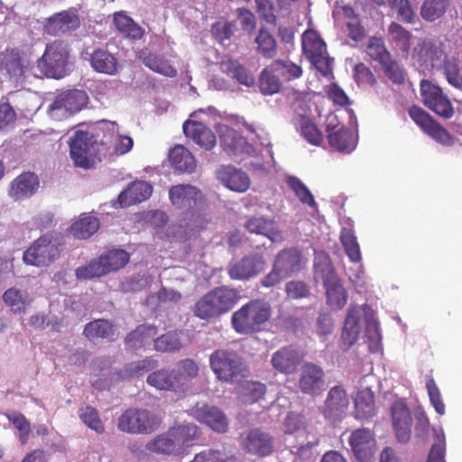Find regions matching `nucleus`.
Instances as JSON below:
<instances>
[{
    "label": "nucleus",
    "instance_id": "obj_62",
    "mask_svg": "<svg viewBox=\"0 0 462 462\" xmlns=\"http://www.w3.org/2000/svg\"><path fill=\"white\" fill-rule=\"evenodd\" d=\"M182 347V343L178 335L169 332L153 340V349L159 352H173Z\"/></svg>",
    "mask_w": 462,
    "mask_h": 462
},
{
    "label": "nucleus",
    "instance_id": "obj_64",
    "mask_svg": "<svg viewBox=\"0 0 462 462\" xmlns=\"http://www.w3.org/2000/svg\"><path fill=\"white\" fill-rule=\"evenodd\" d=\"M235 455H228L217 449H207L197 454L190 462H236Z\"/></svg>",
    "mask_w": 462,
    "mask_h": 462
},
{
    "label": "nucleus",
    "instance_id": "obj_2",
    "mask_svg": "<svg viewBox=\"0 0 462 462\" xmlns=\"http://www.w3.org/2000/svg\"><path fill=\"white\" fill-rule=\"evenodd\" d=\"M239 291L220 286L208 291L193 306V314L204 320L219 318L229 312L240 300Z\"/></svg>",
    "mask_w": 462,
    "mask_h": 462
},
{
    "label": "nucleus",
    "instance_id": "obj_42",
    "mask_svg": "<svg viewBox=\"0 0 462 462\" xmlns=\"http://www.w3.org/2000/svg\"><path fill=\"white\" fill-rule=\"evenodd\" d=\"M224 73L235 79L239 84L253 87L255 83L254 75L236 60H226L221 62Z\"/></svg>",
    "mask_w": 462,
    "mask_h": 462
},
{
    "label": "nucleus",
    "instance_id": "obj_52",
    "mask_svg": "<svg viewBox=\"0 0 462 462\" xmlns=\"http://www.w3.org/2000/svg\"><path fill=\"white\" fill-rule=\"evenodd\" d=\"M176 439L183 451L186 453L187 448L191 446V443L199 436V429L193 424H180L171 427Z\"/></svg>",
    "mask_w": 462,
    "mask_h": 462
},
{
    "label": "nucleus",
    "instance_id": "obj_31",
    "mask_svg": "<svg viewBox=\"0 0 462 462\" xmlns=\"http://www.w3.org/2000/svg\"><path fill=\"white\" fill-rule=\"evenodd\" d=\"M138 59L144 66L151 70L168 78H175L178 74L177 69L162 56L150 51L148 49H143L138 52Z\"/></svg>",
    "mask_w": 462,
    "mask_h": 462
},
{
    "label": "nucleus",
    "instance_id": "obj_22",
    "mask_svg": "<svg viewBox=\"0 0 462 462\" xmlns=\"http://www.w3.org/2000/svg\"><path fill=\"white\" fill-rule=\"evenodd\" d=\"M349 401L345 389L341 386L332 387L327 396L323 413L332 422L339 420L347 410Z\"/></svg>",
    "mask_w": 462,
    "mask_h": 462
},
{
    "label": "nucleus",
    "instance_id": "obj_45",
    "mask_svg": "<svg viewBox=\"0 0 462 462\" xmlns=\"http://www.w3.org/2000/svg\"><path fill=\"white\" fill-rule=\"evenodd\" d=\"M257 52L265 59H273L277 54V42L271 32L261 27L254 39Z\"/></svg>",
    "mask_w": 462,
    "mask_h": 462
},
{
    "label": "nucleus",
    "instance_id": "obj_20",
    "mask_svg": "<svg viewBox=\"0 0 462 462\" xmlns=\"http://www.w3.org/2000/svg\"><path fill=\"white\" fill-rule=\"evenodd\" d=\"M377 62L381 65L385 77L393 84L404 83V69L392 58L391 53L383 46V41L379 38H377Z\"/></svg>",
    "mask_w": 462,
    "mask_h": 462
},
{
    "label": "nucleus",
    "instance_id": "obj_63",
    "mask_svg": "<svg viewBox=\"0 0 462 462\" xmlns=\"http://www.w3.org/2000/svg\"><path fill=\"white\" fill-rule=\"evenodd\" d=\"M284 432L286 434H297L307 437L306 421L302 415L290 412L284 420Z\"/></svg>",
    "mask_w": 462,
    "mask_h": 462
},
{
    "label": "nucleus",
    "instance_id": "obj_16",
    "mask_svg": "<svg viewBox=\"0 0 462 462\" xmlns=\"http://www.w3.org/2000/svg\"><path fill=\"white\" fill-rule=\"evenodd\" d=\"M349 444L358 462H373L375 454L374 434L365 429L354 430L349 437Z\"/></svg>",
    "mask_w": 462,
    "mask_h": 462
},
{
    "label": "nucleus",
    "instance_id": "obj_11",
    "mask_svg": "<svg viewBox=\"0 0 462 462\" xmlns=\"http://www.w3.org/2000/svg\"><path fill=\"white\" fill-rule=\"evenodd\" d=\"M265 260L261 254H249L229 264L227 273L231 280L248 281L263 271Z\"/></svg>",
    "mask_w": 462,
    "mask_h": 462
},
{
    "label": "nucleus",
    "instance_id": "obj_48",
    "mask_svg": "<svg viewBox=\"0 0 462 462\" xmlns=\"http://www.w3.org/2000/svg\"><path fill=\"white\" fill-rule=\"evenodd\" d=\"M3 301L14 313H24L30 304L28 294L16 288L7 289L3 294Z\"/></svg>",
    "mask_w": 462,
    "mask_h": 462
},
{
    "label": "nucleus",
    "instance_id": "obj_27",
    "mask_svg": "<svg viewBox=\"0 0 462 462\" xmlns=\"http://www.w3.org/2000/svg\"><path fill=\"white\" fill-rule=\"evenodd\" d=\"M152 193V186L146 181H135L128 185L117 198L120 208L129 207L141 203L150 198Z\"/></svg>",
    "mask_w": 462,
    "mask_h": 462
},
{
    "label": "nucleus",
    "instance_id": "obj_21",
    "mask_svg": "<svg viewBox=\"0 0 462 462\" xmlns=\"http://www.w3.org/2000/svg\"><path fill=\"white\" fill-rule=\"evenodd\" d=\"M369 375L360 381V387L355 398V411L356 418L366 420L375 413L374 395L372 385L368 383Z\"/></svg>",
    "mask_w": 462,
    "mask_h": 462
},
{
    "label": "nucleus",
    "instance_id": "obj_30",
    "mask_svg": "<svg viewBox=\"0 0 462 462\" xmlns=\"http://www.w3.org/2000/svg\"><path fill=\"white\" fill-rule=\"evenodd\" d=\"M158 334L157 328L152 325H140L131 331L125 338V344L128 349L138 350L146 348L153 343Z\"/></svg>",
    "mask_w": 462,
    "mask_h": 462
},
{
    "label": "nucleus",
    "instance_id": "obj_51",
    "mask_svg": "<svg viewBox=\"0 0 462 462\" xmlns=\"http://www.w3.org/2000/svg\"><path fill=\"white\" fill-rule=\"evenodd\" d=\"M450 0H425L420 7L421 17L428 22L440 18L448 8Z\"/></svg>",
    "mask_w": 462,
    "mask_h": 462
},
{
    "label": "nucleus",
    "instance_id": "obj_12",
    "mask_svg": "<svg viewBox=\"0 0 462 462\" xmlns=\"http://www.w3.org/2000/svg\"><path fill=\"white\" fill-rule=\"evenodd\" d=\"M391 417L397 441L408 443L411 437L413 420L407 404L402 400L395 401L391 406Z\"/></svg>",
    "mask_w": 462,
    "mask_h": 462
},
{
    "label": "nucleus",
    "instance_id": "obj_49",
    "mask_svg": "<svg viewBox=\"0 0 462 462\" xmlns=\"http://www.w3.org/2000/svg\"><path fill=\"white\" fill-rule=\"evenodd\" d=\"M99 257L107 273L118 271L129 262V254L124 249L109 250Z\"/></svg>",
    "mask_w": 462,
    "mask_h": 462
},
{
    "label": "nucleus",
    "instance_id": "obj_39",
    "mask_svg": "<svg viewBox=\"0 0 462 462\" xmlns=\"http://www.w3.org/2000/svg\"><path fill=\"white\" fill-rule=\"evenodd\" d=\"M113 22L117 31L125 37L137 41L144 35V30L125 12L115 13Z\"/></svg>",
    "mask_w": 462,
    "mask_h": 462
},
{
    "label": "nucleus",
    "instance_id": "obj_19",
    "mask_svg": "<svg viewBox=\"0 0 462 462\" xmlns=\"http://www.w3.org/2000/svg\"><path fill=\"white\" fill-rule=\"evenodd\" d=\"M273 264L281 273L290 277L304 268L305 259L300 249L291 246L278 252Z\"/></svg>",
    "mask_w": 462,
    "mask_h": 462
},
{
    "label": "nucleus",
    "instance_id": "obj_4",
    "mask_svg": "<svg viewBox=\"0 0 462 462\" xmlns=\"http://www.w3.org/2000/svg\"><path fill=\"white\" fill-rule=\"evenodd\" d=\"M209 365L217 378L233 383L247 372L243 357L234 350L217 349L209 356Z\"/></svg>",
    "mask_w": 462,
    "mask_h": 462
},
{
    "label": "nucleus",
    "instance_id": "obj_46",
    "mask_svg": "<svg viewBox=\"0 0 462 462\" xmlns=\"http://www.w3.org/2000/svg\"><path fill=\"white\" fill-rule=\"evenodd\" d=\"M328 141L331 147L339 152H349L356 147V138L352 131L346 127H341L337 132L328 134Z\"/></svg>",
    "mask_w": 462,
    "mask_h": 462
},
{
    "label": "nucleus",
    "instance_id": "obj_34",
    "mask_svg": "<svg viewBox=\"0 0 462 462\" xmlns=\"http://www.w3.org/2000/svg\"><path fill=\"white\" fill-rule=\"evenodd\" d=\"M257 86L263 96H273L281 92L282 83L272 63L260 72Z\"/></svg>",
    "mask_w": 462,
    "mask_h": 462
},
{
    "label": "nucleus",
    "instance_id": "obj_24",
    "mask_svg": "<svg viewBox=\"0 0 462 462\" xmlns=\"http://www.w3.org/2000/svg\"><path fill=\"white\" fill-rule=\"evenodd\" d=\"M40 181L36 174L23 172L17 176L10 185L9 196L14 200H23L36 193Z\"/></svg>",
    "mask_w": 462,
    "mask_h": 462
},
{
    "label": "nucleus",
    "instance_id": "obj_54",
    "mask_svg": "<svg viewBox=\"0 0 462 462\" xmlns=\"http://www.w3.org/2000/svg\"><path fill=\"white\" fill-rule=\"evenodd\" d=\"M340 241L349 260L353 263H359L361 261V252L353 231L343 228L340 233Z\"/></svg>",
    "mask_w": 462,
    "mask_h": 462
},
{
    "label": "nucleus",
    "instance_id": "obj_29",
    "mask_svg": "<svg viewBox=\"0 0 462 462\" xmlns=\"http://www.w3.org/2000/svg\"><path fill=\"white\" fill-rule=\"evenodd\" d=\"M324 373L322 369L312 363L305 364L301 368L299 387L305 394L315 395L319 393Z\"/></svg>",
    "mask_w": 462,
    "mask_h": 462
},
{
    "label": "nucleus",
    "instance_id": "obj_40",
    "mask_svg": "<svg viewBox=\"0 0 462 462\" xmlns=\"http://www.w3.org/2000/svg\"><path fill=\"white\" fill-rule=\"evenodd\" d=\"M87 101V95L83 90H71L64 96L58 97L51 106V109H60L75 113L80 111Z\"/></svg>",
    "mask_w": 462,
    "mask_h": 462
},
{
    "label": "nucleus",
    "instance_id": "obj_37",
    "mask_svg": "<svg viewBox=\"0 0 462 462\" xmlns=\"http://www.w3.org/2000/svg\"><path fill=\"white\" fill-rule=\"evenodd\" d=\"M325 289L327 304L333 310L343 309L348 299L347 291L344 288L341 280H330V282L323 284Z\"/></svg>",
    "mask_w": 462,
    "mask_h": 462
},
{
    "label": "nucleus",
    "instance_id": "obj_47",
    "mask_svg": "<svg viewBox=\"0 0 462 462\" xmlns=\"http://www.w3.org/2000/svg\"><path fill=\"white\" fill-rule=\"evenodd\" d=\"M83 334L90 340L99 337L114 340L115 330L108 320L96 319L85 326Z\"/></svg>",
    "mask_w": 462,
    "mask_h": 462
},
{
    "label": "nucleus",
    "instance_id": "obj_36",
    "mask_svg": "<svg viewBox=\"0 0 462 462\" xmlns=\"http://www.w3.org/2000/svg\"><path fill=\"white\" fill-rule=\"evenodd\" d=\"M411 33L401 24L393 22L388 27V41L393 48L403 56H408Z\"/></svg>",
    "mask_w": 462,
    "mask_h": 462
},
{
    "label": "nucleus",
    "instance_id": "obj_25",
    "mask_svg": "<svg viewBox=\"0 0 462 462\" xmlns=\"http://www.w3.org/2000/svg\"><path fill=\"white\" fill-rule=\"evenodd\" d=\"M217 179L232 191L244 193L250 187V179L242 170L234 166H222L217 171Z\"/></svg>",
    "mask_w": 462,
    "mask_h": 462
},
{
    "label": "nucleus",
    "instance_id": "obj_1",
    "mask_svg": "<svg viewBox=\"0 0 462 462\" xmlns=\"http://www.w3.org/2000/svg\"><path fill=\"white\" fill-rule=\"evenodd\" d=\"M362 328L365 329L371 352L375 347L374 337L375 335V313L367 304L351 306L348 309L341 333L340 348L344 351L350 349L357 341Z\"/></svg>",
    "mask_w": 462,
    "mask_h": 462
},
{
    "label": "nucleus",
    "instance_id": "obj_41",
    "mask_svg": "<svg viewBox=\"0 0 462 462\" xmlns=\"http://www.w3.org/2000/svg\"><path fill=\"white\" fill-rule=\"evenodd\" d=\"M313 273L315 280L321 281L322 284L330 282V280L338 279L333 263L325 252H319L315 255Z\"/></svg>",
    "mask_w": 462,
    "mask_h": 462
},
{
    "label": "nucleus",
    "instance_id": "obj_43",
    "mask_svg": "<svg viewBox=\"0 0 462 462\" xmlns=\"http://www.w3.org/2000/svg\"><path fill=\"white\" fill-rule=\"evenodd\" d=\"M99 228V220L97 217L82 215L80 218L74 222L70 228V234L79 239H88L94 235Z\"/></svg>",
    "mask_w": 462,
    "mask_h": 462
},
{
    "label": "nucleus",
    "instance_id": "obj_7",
    "mask_svg": "<svg viewBox=\"0 0 462 462\" xmlns=\"http://www.w3.org/2000/svg\"><path fill=\"white\" fill-rule=\"evenodd\" d=\"M96 140L88 132L77 131L69 142L70 157L74 165L84 170L95 168L97 158L95 150ZM100 162V159H98Z\"/></svg>",
    "mask_w": 462,
    "mask_h": 462
},
{
    "label": "nucleus",
    "instance_id": "obj_15",
    "mask_svg": "<svg viewBox=\"0 0 462 462\" xmlns=\"http://www.w3.org/2000/svg\"><path fill=\"white\" fill-rule=\"evenodd\" d=\"M169 197L174 207L184 211H189L203 202L201 191L189 184L171 187L169 190Z\"/></svg>",
    "mask_w": 462,
    "mask_h": 462
},
{
    "label": "nucleus",
    "instance_id": "obj_8",
    "mask_svg": "<svg viewBox=\"0 0 462 462\" xmlns=\"http://www.w3.org/2000/svg\"><path fill=\"white\" fill-rule=\"evenodd\" d=\"M60 255V249L52 236L43 235L36 239L23 253V259L27 264L47 266Z\"/></svg>",
    "mask_w": 462,
    "mask_h": 462
},
{
    "label": "nucleus",
    "instance_id": "obj_60",
    "mask_svg": "<svg viewBox=\"0 0 462 462\" xmlns=\"http://www.w3.org/2000/svg\"><path fill=\"white\" fill-rule=\"evenodd\" d=\"M302 49L308 58L312 54L326 51L327 47L324 41L315 32L308 30L302 34Z\"/></svg>",
    "mask_w": 462,
    "mask_h": 462
},
{
    "label": "nucleus",
    "instance_id": "obj_61",
    "mask_svg": "<svg viewBox=\"0 0 462 462\" xmlns=\"http://www.w3.org/2000/svg\"><path fill=\"white\" fill-rule=\"evenodd\" d=\"M300 135L310 144L319 146L323 142V134L317 125L307 117H302L300 123Z\"/></svg>",
    "mask_w": 462,
    "mask_h": 462
},
{
    "label": "nucleus",
    "instance_id": "obj_32",
    "mask_svg": "<svg viewBox=\"0 0 462 462\" xmlns=\"http://www.w3.org/2000/svg\"><path fill=\"white\" fill-rule=\"evenodd\" d=\"M92 69L99 73L115 75L118 70V60L114 54L103 48H97L89 57Z\"/></svg>",
    "mask_w": 462,
    "mask_h": 462
},
{
    "label": "nucleus",
    "instance_id": "obj_44",
    "mask_svg": "<svg viewBox=\"0 0 462 462\" xmlns=\"http://www.w3.org/2000/svg\"><path fill=\"white\" fill-rule=\"evenodd\" d=\"M238 393L243 403L254 404L264 397L266 386L260 382L245 381L240 384Z\"/></svg>",
    "mask_w": 462,
    "mask_h": 462
},
{
    "label": "nucleus",
    "instance_id": "obj_26",
    "mask_svg": "<svg viewBox=\"0 0 462 462\" xmlns=\"http://www.w3.org/2000/svg\"><path fill=\"white\" fill-rule=\"evenodd\" d=\"M146 448L151 452L167 456L184 454L171 428L149 441Z\"/></svg>",
    "mask_w": 462,
    "mask_h": 462
},
{
    "label": "nucleus",
    "instance_id": "obj_13",
    "mask_svg": "<svg viewBox=\"0 0 462 462\" xmlns=\"http://www.w3.org/2000/svg\"><path fill=\"white\" fill-rule=\"evenodd\" d=\"M30 67L25 53L15 48H7L0 52V71L10 79H19Z\"/></svg>",
    "mask_w": 462,
    "mask_h": 462
},
{
    "label": "nucleus",
    "instance_id": "obj_53",
    "mask_svg": "<svg viewBox=\"0 0 462 462\" xmlns=\"http://www.w3.org/2000/svg\"><path fill=\"white\" fill-rule=\"evenodd\" d=\"M386 5L397 11V17L401 22L413 23L415 14L409 0H377V5Z\"/></svg>",
    "mask_w": 462,
    "mask_h": 462
},
{
    "label": "nucleus",
    "instance_id": "obj_23",
    "mask_svg": "<svg viewBox=\"0 0 462 462\" xmlns=\"http://www.w3.org/2000/svg\"><path fill=\"white\" fill-rule=\"evenodd\" d=\"M185 135L193 140L195 143L205 150H211L217 143V137L213 131L205 124L188 120L183 124Z\"/></svg>",
    "mask_w": 462,
    "mask_h": 462
},
{
    "label": "nucleus",
    "instance_id": "obj_50",
    "mask_svg": "<svg viewBox=\"0 0 462 462\" xmlns=\"http://www.w3.org/2000/svg\"><path fill=\"white\" fill-rule=\"evenodd\" d=\"M286 183L303 205H307L311 208H317L318 204L313 194L298 177H287Z\"/></svg>",
    "mask_w": 462,
    "mask_h": 462
},
{
    "label": "nucleus",
    "instance_id": "obj_28",
    "mask_svg": "<svg viewBox=\"0 0 462 462\" xmlns=\"http://www.w3.org/2000/svg\"><path fill=\"white\" fill-rule=\"evenodd\" d=\"M245 226L248 232L263 236L272 242H281L282 240V231L273 218L252 217L248 218Z\"/></svg>",
    "mask_w": 462,
    "mask_h": 462
},
{
    "label": "nucleus",
    "instance_id": "obj_58",
    "mask_svg": "<svg viewBox=\"0 0 462 462\" xmlns=\"http://www.w3.org/2000/svg\"><path fill=\"white\" fill-rule=\"evenodd\" d=\"M443 70L448 82L456 88L462 89V73L458 60L454 57H446Z\"/></svg>",
    "mask_w": 462,
    "mask_h": 462
},
{
    "label": "nucleus",
    "instance_id": "obj_17",
    "mask_svg": "<svg viewBox=\"0 0 462 462\" xmlns=\"http://www.w3.org/2000/svg\"><path fill=\"white\" fill-rule=\"evenodd\" d=\"M303 359V354L295 346L281 347L272 356V365L279 373L291 374L296 372Z\"/></svg>",
    "mask_w": 462,
    "mask_h": 462
},
{
    "label": "nucleus",
    "instance_id": "obj_55",
    "mask_svg": "<svg viewBox=\"0 0 462 462\" xmlns=\"http://www.w3.org/2000/svg\"><path fill=\"white\" fill-rule=\"evenodd\" d=\"M79 416L82 422L97 434L105 432V426L96 408L85 405L79 408Z\"/></svg>",
    "mask_w": 462,
    "mask_h": 462
},
{
    "label": "nucleus",
    "instance_id": "obj_57",
    "mask_svg": "<svg viewBox=\"0 0 462 462\" xmlns=\"http://www.w3.org/2000/svg\"><path fill=\"white\" fill-rule=\"evenodd\" d=\"M271 63L273 66L279 77H282L287 81L299 79L302 75L301 67L293 63L291 60L276 59L273 60Z\"/></svg>",
    "mask_w": 462,
    "mask_h": 462
},
{
    "label": "nucleus",
    "instance_id": "obj_38",
    "mask_svg": "<svg viewBox=\"0 0 462 462\" xmlns=\"http://www.w3.org/2000/svg\"><path fill=\"white\" fill-rule=\"evenodd\" d=\"M172 370L177 389H186L188 383L199 374V365L189 358L179 361Z\"/></svg>",
    "mask_w": 462,
    "mask_h": 462
},
{
    "label": "nucleus",
    "instance_id": "obj_59",
    "mask_svg": "<svg viewBox=\"0 0 462 462\" xmlns=\"http://www.w3.org/2000/svg\"><path fill=\"white\" fill-rule=\"evenodd\" d=\"M236 23L235 21L219 20L211 25L212 36L221 44L229 41L235 34Z\"/></svg>",
    "mask_w": 462,
    "mask_h": 462
},
{
    "label": "nucleus",
    "instance_id": "obj_35",
    "mask_svg": "<svg viewBox=\"0 0 462 462\" xmlns=\"http://www.w3.org/2000/svg\"><path fill=\"white\" fill-rule=\"evenodd\" d=\"M176 379L172 370L166 368L158 369L151 373L146 379L147 383L160 391H170L174 393H185L187 389H177Z\"/></svg>",
    "mask_w": 462,
    "mask_h": 462
},
{
    "label": "nucleus",
    "instance_id": "obj_3",
    "mask_svg": "<svg viewBox=\"0 0 462 462\" xmlns=\"http://www.w3.org/2000/svg\"><path fill=\"white\" fill-rule=\"evenodd\" d=\"M271 315L272 309L268 302L263 300H252L233 313L232 327L242 335L259 332L269 321Z\"/></svg>",
    "mask_w": 462,
    "mask_h": 462
},
{
    "label": "nucleus",
    "instance_id": "obj_9",
    "mask_svg": "<svg viewBox=\"0 0 462 462\" xmlns=\"http://www.w3.org/2000/svg\"><path fill=\"white\" fill-rule=\"evenodd\" d=\"M420 87L422 102L426 107L445 119L454 116L452 103L439 87L427 79H422Z\"/></svg>",
    "mask_w": 462,
    "mask_h": 462
},
{
    "label": "nucleus",
    "instance_id": "obj_10",
    "mask_svg": "<svg viewBox=\"0 0 462 462\" xmlns=\"http://www.w3.org/2000/svg\"><path fill=\"white\" fill-rule=\"evenodd\" d=\"M239 444L245 453L258 457H268L274 449L273 438L259 428L240 434Z\"/></svg>",
    "mask_w": 462,
    "mask_h": 462
},
{
    "label": "nucleus",
    "instance_id": "obj_5",
    "mask_svg": "<svg viewBox=\"0 0 462 462\" xmlns=\"http://www.w3.org/2000/svg\"><path fill=\"white\" fill-rule=\"evenodd\" d=\"M161 420L152 411L141 408H129L118 418L117 428L128 434H151L161 425Z\"/></svg>",
    "mask_w": 462,
    "mask_h": 462
},
{
    "label": "nucleus",
    "instance_id": "obj_56",
    "mask_svg": "<svg viewBox=\"0 0 462 462\" xmlns=\"http://www.w3.org/2000/svg\"><path fill=\"white\" fill-rule=\"evenodd\" d=\"M79 280H90L99 278L107 274L105 265L101 262L100 257L91 260L88 264L79 266L75 272Z\"/></svg>",
    "mask_w": 462,
    "mask_h": 462
},
{
    "label": "nucleus",
    "instance_id": "obj_6",
    "mask_svg": "<svg viewBox=\"0 0 462 462\" xmlns=\"http://www.w3.org/2000/svg\"><path fill=\"white\" fill-rule=\"evenodd\" d=\"M69 52L67 43L56 40L46 45L37 60L39 69L48 78L61 79L66 75Z\"/></svg>",
    "mask_w": 462,
    "mask_h": 462
},
{
    "label": "nucleus",
    "instance_id": "obj_33",
    "mask_svg": "<svg viewBox=\"0 0 462 462\" xmlns=\"http://www.w3.org/2000/svg\"><path fill=\"white\" fill-rule=\"evenodd\" d=\"M169 161L172 168L180 172L191 173L197 163L192 153L183 145H175L169 152Z\"/></svg>",
    "mask_w": 462,
    "mask_h": 462
},
{
    "label": "nucleus",
    "instance_id": "obj_14",
    "mask_svg": "<svg viewBox=\"0 0 462 462\" xmlns=\"http://www.w3.org/2000/svg\"><path fill=\"white\" fill-rule=\"evenodd\" d=\"M79 25L80 20L77 11L69 9L49 17L44 23L43 31L49 35L58 36L76 31Z\"/></svg>",
    "mask_w": 462,
    "mask_h": 462
},
{
    "label": "nucleus",
    "instance_id": "obj_18",
    "mask_svg": "<svg viewBox=\"0 0 462 462\" xmlns=\"http://www.w3.org/2000/svg\"><path fill=\"white\" fill-rule=\"evenodd\" d=\"M192 415L198 421L217 433H226L228 430V421L225 413L216 406L196 405L192 409Z\"/></svg>",
    "mask_w": 462,
    "mask_h": 462
}]
</instances>
